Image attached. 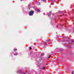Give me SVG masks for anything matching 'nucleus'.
Segmentation results:
<instances>
[{"label": "nucleus", "instance_id": "obj_1", "mask_svg": "<svg viewBox=\"0 0 74 74\" xmlns=\"http://www.w3.org/2000/svg\"><path fill=\"white\" fill-rule=\"evenodd\" d=\"M34 14V11H31L29 13V14L30 16H32Z\"/></svg>", "mask_w": 74, "mask_h": 74}, {"label": "nucleus", "instance_id": "obj_2", "mask_svg": "<svg viewBox=\"0 0 74 74\" xmlns=\"http://www.w3.org/2000/svg\"><path fill=\"white\" fill-rule=\"evenodd\" d=\"M37 12H40V9H38V10H37Z\"/></svg>", "mask_w": 74, "mask_h": 74}, {"label": "nucleus", "instance_id": "obj_3", "mask_svg": "<svg viewBox=\"0 0 74 74\" xmlns=\"http://www.w3.org/2000/svg\"><path fill=\"white\" fill-rule=\"evenodd\" d=\"M14 55H18V53H15V54H14Z\"/></svg>", "mask_w": 74, "mask_h": 74}, {"label": "nucleus", "instance_id": "obj_4", "mask_svg": "<svg viewBox=\"0 0 74 74\" xmlns=\"http://www.w3.org/2000/svg\"><path fill=\"white\" fill-rule=\"evenodd\" d=\"M71 74H74V71H73L71 73Z\"/></svg>", "mask_w": 74, "mask_h": 74}, {"label": "nucleus", "instance_id": "obj_5", "mask_svg": "<svg viewBox=\"0 0 74 74\" xmlns=\"http://www.w3.org/2000/svg\"><path fill=\"white\" fill-rule=\"evenodd\" d=\"M29 48L30 49H32V47H29Z\"/></svg>", "mask_w": 74, "mask_h": 74}, {"label": "nucleus", "instance_id": "obj_6", "mask_svg": "<svg viewBox=\"0 0 74 74\" xmlns=\"http://www.w3.org/2000/svg\"><path fill=\"white\" fill-rule=\"evenodd\" d=\"M54 0H51L53 2V1H54Z\"/></svg>", "mask_w": 74, "mask_h": 74}, {"label": "nucleus", "instance_id": "obj_7", "mask_svg": "<svg viewBox=\"0 0 74 74\" xmlns=\"http://www.w3.org/2000/svg\"><path fill=\"white\" fill-rule=\"evenodd\" d=\"M14 51H16V50H17V49H14Z\"/></svg>", "mask_w": 74, "mask_h": 74}, {"label": "nucleus", "instance_id": "obj_8", "mask_svg": "<svg viewBox=\"0 0 74 74\" xmlns=\"http://www.w3.org/2000/svg\"><path fill=\"white\" fill-rule=\"evenodd\" d=\"M51 58V56H49L48 57V58Z\"/></svg>", "mask_w": 74, "mask_h": 74}, {"label": "nucleus", "instance_id": "obj_9", "mask_svg": "<svg viewBox=\"0 0 74 74\" xmlns=\"http://www.w3.org/2000/svg\"><path fill=\"white\" fill-rule=\"evenodd\" d=\"M51 11L49 13V14H51Z\"/></svg>", "mask_w": 74, "mask_h": 74}, {"label": "nucleus", "instance_id": "obj_10", "mask_svg": "<svg viewBox=\"0 0 74 74\" xmlns=\"http://www.w3.org/2000/svg\"><path fill=\"white\" fill-rule=\"evenodd\" d=\"M43 68H44V69L45 68V66H44V67H43Z\"/></svg>", "mask_w": 74, "mask_h": 74}, {"label": "nucleus", "instance_id": "obj_11", "mask_svg": "<svg viewBox=\"0 0 74 74\" xmlns=\"http://www.w3.org/2000/svg\"><path fill=\"white\" fill-rule=\"evenodd\" d=\"M43 1H45V0H43Z\"/></svg>", "mask_w": 74, "mask_h": 74}, {"label": "nucleus", "instance_id": "obj_12", "mask_svg": "<svg viewBox=\"0 0 74 74\" xmlns=\"http://www.w3.org/2000/svg\"><path fill=\"white\" fill-rule=\"evenodd\" d=\"M23 74H26V73H23Z\"/></svg>", "mask_w": 74, "mask_h": 74}, {"label": "nucleus", "instance_id": "obj_13", "mask_svg": "<svg viewBox=\"0 0 74 74\" xmlns=\"http://www.w3.org/2000/svg\"><path fill=\"white\" fill-rule=\"evenodd\" d=\"M50 15H51L50 14V15L48 14V16H50Z\"/></svg>", "mask_w": 74, "mask_h": 74}, {"label": "nucleus", "instance_id": "obj_14", "mask_svg": "<svg viewBox=\"0 0 74 74\" xmlns=\"http://www.w3.org/2000/svg\"><path fill=\"white\" fill-rule=\"evenodd\" d=\"M62 16V15H60V16Z\"/></svg>", "mask_w": 74, "mask_h": 74}, {"label": "nucleus", "instance_id": "obj_15", "mask_svg": "<svg viewBox=\"0 0 74 74\" xmlns=\"http://www.w3.org/2000/svg\"><path fill=\"white\" fill-rule=\"evenodd\" d=\"M72 42H74V41H72Z\"/></svg>", "mask_w": 74, "mask_h": 74}, {"label": "nucleus", "instance_id": "obj_16", "mask_svg": "<svg viewBox=\"0 0 74 74\" xmlns=\"http://www.w3.org/2000/svg\"><path fill=\"white\" fill-rule=\"evenodd\" d=\"M22 0H22L21 1H22Z\"/></svg>", "mask_w": 74, "mask_h": 74}, {"label": "nucleus", "instance_id": "obj_17", "mask_svg": "<svg viewBox=\"0 0 74 74\" xmlns=\"http://www.w3.org/2000/svg\"><path fill=\"white\" fill-rule=\"evenodd\" d=\"M70 19H71V18H70Z\"/></svg>", "mask_w": 74, "mask_h": 74}]
</instances>
